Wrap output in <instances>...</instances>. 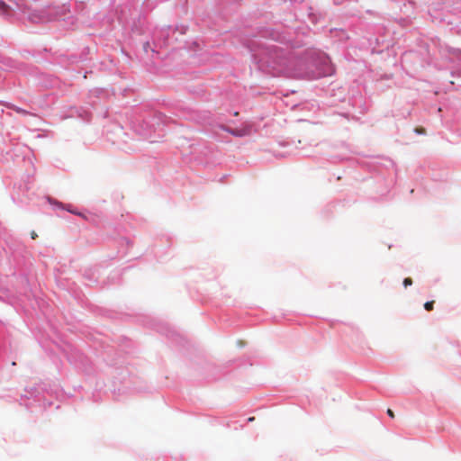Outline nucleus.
<instances>
[{"instance_id":"nucleus-1","label":"nucleus","mask_w":461,"mask_h":461,"mask_svg":"<svg viewBox=\"0 0 461 461\" xmlns=\"http://www.w3.org/2000/svg\"><path fill=\"white\" fill-rule=\"evenodd\" d=\"M229 132L234 136H244L247 134L245 130H230Z\"/></svg>"},{"instance_id":"nucleus-2","label":"nucleus","mask_w":461,"mask_h":461,"mask_svg":"<svg viewBox=\"0 0 461 461\" xmlns=\"http://www.w3.org/2000/svg\"><path fill=\"white\" fill-rule=\"evenodd\" d=\"M433 305H434V301H429V302L425 303L424 308L426 311H432Z\"/></svg>"},{"instance_id":"nucleus-8","label":"nucleus","mask_w":461,"mask_h":461,"mask_svg":"<svg viewBox=\"0 0 461 461\" xmlns=\"http://www.w3.org/2000/svg\"><path fill=\"white\" fill-rule=\"evenodd\" d=\"M31 237H32V240H35L38 237V235H37V233L34 230H32L31 232Z\"/></svg>"},{"instance_id":"nucleus-9","label":"nucleus","mask_w":461,"mask_h":461,"mask_svg":"<svg viewBox=\"0 0 461 461\" xmlns=\"http://www.w3.org/2000/svg\"><path fill=\"white\" fill-rule=\"evenodd\" d=\"M254 420H255V418H254V417H250V418H249V419H248V421L251 422V421H253Z\"/></svg>"},{"instance_id":"nucleus-10","label":"nucleus","mask_w":461,"mask_h":461,"mask_svg":"<svg viewBox=\"0 0 461 461\" xmlns=\"http://www.w3.org/2000/svg\"><path fill=\"white\" fill-rule=\"evenodd\" d=\"M73 212V213H75V212ZM76 214H77L78 216H81V217L85 218V216H84L83 214H81V213H77V212H76Z\"/></svg>"},{"instance_id":"nucleus-7","label":"nucleus","mask_w":461,"mask_h":461,"mask_svg":"<svg viewBox=\"0 0 461 461\" xmlns=\"http://www.w3.org/2000/svg\"><path fill=\"white\" fill-rule=\"evenodd\" d=\"M387 414H388L391 418H394V413H393V411L391 409H388V410H387Z\"/></svg>"},{"instance_id":"nucleus-4","label":"nucleus","mask_w":461,"mask_h":461,"mask_svg":"<svg viewBox=\"0 0 461 461\" xmlns=\"http://www.w3.org/2000/svg\"><path fill=\"white\" fill-rule=\"evenodd\" d=\"M411 285H412V279L411 278H410V277L404 278V280H403L404 287H407V286Z\"/></svg>"},{"instance_id":"nucleus-3","label":"nucleus","mask_w":461,"mask_h":461,"mask_svg":"<svg viewBox=\"0 0 461 461\" xmlns=\"http://www.w3.org/2000/svg\"><path fill=\"white\" fill-rule=\"evenodd\" d=\"M7 10H8L7 5L5 2L0 1V12L6 13Z\"/></svg>"},{"instance_id":"nucleus-5","label":"nucleus","mask_w":461,"mask_h":461,"mask_svg":"<svg viewBox=\"0 0 461 461\" xmlns=\"http://www.w3.org/2000/svg\"><path fill=\"white\" fill-rule=\"evenodd\" d=\"M30 18H31V20H32V22H34V23H38V22L44 21V19H42V18H41V17L34 16V15L31 16Z\"/></svg>"},{"instance_id":"nucleus-6","label":"nucleus","mask_w":461,"mask_h":461,"mask_svg":"<svg viewBox=\"0 0 461 461\" xmlns=\"http://www.w3.org/2000/svg\"><path fill=\"white\" fill-rule=\"evenodd\" d=\"M415 132H417L418 134H424L426 132L425 129L422 128V127H417L415 129Z\"/></svg>"}]
</instances>
